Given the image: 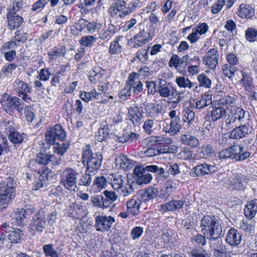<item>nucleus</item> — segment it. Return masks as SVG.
<instances>
[{
  "instance_id": "9",
  "label": "nucleus",
  "mask_w": 257,
  "mask_h": 257,
  "mask_svg": "<svg viewBox=\"0 0 257 257\" xmlns=\"http://www.w3.org/2000/svg\"><path fill=\"white\" fill-rule=\"evenodd\" d=\"M65 138V132L59 124L55 125L45 133V141L50 145H54L57 139L63 141Z\"/></svg>"
},
{
  "instance_id": "52",
  "label": "nucleus",
  "mask_w": 257,
  "mask_h": 257,
  "mask_svg": "<svg viewBox=\"0 0 257 257\" xmlns=\"http://www.w3.org/2000/svg\"><path fill=\"white\" fill-rule=\"evenodd\" d=\"M117 190L119 191L120 195L124 197L127 196L134 192L133 185L130 183L125 184L124 185H122V187Z\"/></svg>"
},
{
  "instance_id": "21",
  "label": "nucleus",
  "mask_w": 257,
  "mask_h": 257,
  "mask_svg": "<svg viewBox=\"0 0 257 257\" xmlns=\"http://www.w3.org/2000/svg\"><path fill=\"white\" fill-rule=\"evenodd\" d=\"M116 166L124 170L132 168L134 165V161L128 159L126 156L120 154L115 159Z\"/></svg>"
},
{
  "instance_id": "40",
  "label": "nucleus",
  "mask_w": 257,
  "mask_h": 257,
  "mask_svg": "<svg viewBox=\"0 0 257 257\" xmlns=\"http://www.w3.org/2000/svg\"><path fill=\"white\" fill-rule=\"evenodd\" d=\"M175 82L181 88H192L194 86H195V88L198 87L196 84L191 82L188 78H186L183 76L177 77Z\"/></svg>"
},
{
  "instance_id": "47",
  "label": "nucleus",
  "mask_w": 257,
  "mask_h": 257,
  "mask_svg": "<svg viewBox=\"0 0 257 257\" xmlns=\"http://www.w3.org/2000/svg\"><path fill=\"white\" fill-rule=\"evenodd\" d=\"M119 39L120 37H117L110 43L109 52L111 55L117 54L121 52L122 47L118 43Z\"/></svg>"
},
{
  "instance_id": "26",
  "label": "nucleus",
  "mask_w": 257,
  "mask_h": 257,
  "mask_svg": "<svg viewBox=\"0 0 257 257\" xmlns=\"http://www.w3.org/2000/svg\"><path fill=\"white\" fill-rule=\"evenodd\" d=\"M226 114V110L222 107L212 108L205 118L210 122L215 121L223 117Z\"/></svg>"
},
{
  "instance_id": "8",
  "label": "nucleus",
  "mask_w": 257,
  "mask_h": 257,
  "mask_svg": "<svg viewBox=\"0 0 257 257\" xmlns=\"http://www.w3.org/2000/svg\"><path fill=\"white\" fill-rule=\"evenodd\" d=\"M46 212L44 209L39 210L37 213L33 216L29 229L30 231L35 232H42L46 225Z\"/></svg>"
},
{
  "instance_id": "27",
  "label": "nucleus",
  "mask_w": 257,
  "mask_h": 257,
  "mask_svg": "<svg viewBox=\"0 0 257 257\" xmlns=\"http://www.w3.org/2000/svg\"><path fill=\"white\" fill-rule=\"evenodd\" d=\"M145 109L147 115L154 119L156 118L162 111V106L155 103L148 104Z\"/></svg>"
},
{
  "instance_id": "45",
  "label": "nucleus",
  "mask_w": 257,
  "mask_h": 257,
  "mask_svg": "<svg viewBox=\"0 0 257 257\" xmlns=\"http://www.w3.org/2000/svg\"><path fill=\"white\" fill-rule=\"evenodd\" d=\"M238 124V122L227 114V116L225 117L221 125L223 129L227 131L235 127Z\"/></svg>"
},
{
  "instance_id": "61",
  "label": "nucleus",
  "mask_w": 257,
  "mask_h": 257,
  "mask_svg": "<svg viewBox=\"0 0 257 257\" xmlns=\"http://www.w3.org/2000/svg\"><path fill=\"white\" fill-rule=\"evenodd\" d=\"M245 38L250 42H254L257 38V30L253 28H249L245 31Z\"/></svg>"
},
{
  "instance_id": "32",
  "label": "nucleus",
  "mask_w": 257,
  "mask_h": 257,
  "mask_svg": "<svg viewBox=\"0 0 257 257\" xmlns=\"http://www.w3.org/2000/svg\"><path fill=\"white\" fill-rule=\"evenodd\" d=\"M116 27L112 24H109L107 27L99 33V37L102 40L109 39L116 32Z\"/></svg>"
},
{
  "instance_id": "49",
  "label": "nucleus",
  "mask_w": 257,
  "mask_h": 257,
  "mask_svg": "<svg viewBox=\"0 0 257 257\" xmlns=\"http://www.w3.org/2000/svg\"><path fill=\"white\" fill-rule=\"evenodd\" d=\"M223 74L228 78L231 79L235 75L237 69L236 67L230 64H224L222 67Z\"/></svg>"
},
{
  "instance_id": "64",
  "label": "nucleus",
  "mask_w": 257,
  "mask_h": 257,
  "mask_svg": "<svg viewBox=\"0 0 257 257\" xmlns=\"http://www.w3.org/2000/svg\"><path fill=\"white\" fill-rule=\"evenodd\" d=\"M225 0H217L211 7V13L213 14H216L219 13L225 5Z\"/></svg>"
},
{
  "instance_id": "4",
  "label": "nucleus",
  "mask_w": 257,
  "mask_h": 257,
  "mask_svg": "<svg viewBox=\"0 0 257 257\" xmlns=\"http://www.w3.org/2000/svg\"><path fill=\"white\" fill-rule=\"evenodd\" d=\"M16 182L12 178L0 184V206L6 208L10 200L15 196Z\"/></svg>"
},
{
  "instance_id": "29",
  "label": "nucleus",
  "mask_w": 257,
  "mask_h": 257,
  "mask_svg": "<svg viewBox=\"0 0 257 257\" xmlns=\"http://www.w3.org/2000/svg\"><path fill=\"white\" fill-rule=\"evenodd\" d=\"M128 116L134 124H137L142 119L143 115L140 111L139 107H134L128 109Z\"/></svg>"
},
{
  "instance_id": "58",
  "label": "nucleus",
  "mask_w": 257,
  "mask_h": 257,
  "mask_svg": "<svg viewBox=\"0 0 257 257\" xmlns=\"http://www.w3.org/2000/svg\"><path fill=\"white\" fill-rule=\"evenodd\" d=\"M111 181L112 187L114 190L120 189L123 182L122 177L120 175L113 176Z\"/></svg>"
},
{
  "instance_id": "30",
  "label": "nucleus",
  "mask_w": 257,
  "mask_h": 257,
  "mask_svg": "<svg viewBox=\"0 0 257 257\" xmlns=\"http://www.w3.org/2000/svg\"><path fill=\"white\" fill-rule=\"evenodd\" d=\"M158 194V190L153 187H148L141 194V201L147 202L156 198Z\"/></svg>"
},
{
  "instance_id": "1",
  "label": "nucleus",
  "mask_w": 257,
  "mask_h": 257,
  "mask_svg": "<svg viewBox=\"0 0 257 257\" xmlns=\"http://www.w3.org/2000/svg\"><path fill=\"white\" fill-rule=\"evenodd\" d=\"M200 226L201 232L206 238L214 239L222 236V224L217 216L204 215L200 221Z\"/></svg>"
},
{
  "instance_id": "41",
  "label": "nucleus",
  "mask_w": 257,
  "mask_h": 257,
  "mask_svg": "<svg viewBox=\"0 0 257 257\" xmlns=\"http://www.w3.org/2000/svg\"><path fill=\"white\" fill-rule=\"evenodd\" d=\"M100 94V93L97 92L95 89H93L89 92H81L80 97L84 101L88 102L93 99L97 98Z\"/></svg>"
},
{
  "instance_id": "25",
  "label": "nucleus",
  "mask_w": 257,
  "mask_h": 257,
  "mask_svg": "<svg viewBox=\"0 0 257 257\" xmlns=\"http://www.w3.org/2000/svg\"><path fill=\"white\" fill-rule=\"evenodd\" d=\"M181 122V120H171L170 123H166L164 126L163 130L171 135H176L182 128Z\"/></svg>"
},
{
  "instance_id": "60",
  "label": "nucleus",
  "mask_w": 257,
  "mask_h": 257,
  "mask_svg": "<svg viewBox=\"0 0 257 257\" xmlns=\"http://www.w3.org/2000/svg\"><path fill=\"white\" fill-rule=\"evenodd\" d=\"M36 159L37 161L42 166H45L49 163V154L46 153L40 152L37 155Z\"/></svg>"
},
{
  "instance_id": "11",
  "label": "nucleus",
  "mask_w": 257,
  "mask_h": 257,
  "mask_svg": "<svg viewBox=\"0 0 257 257\" xmlns=\"http://www.w3.org/2000/svg\"><path fill=\"white\" fill-rule=\"evenodd\" d=\"M95 228L97 231H107L115 222V219L111 216L98 215L95 217Z\"/></svg>"
},
{
  "instance_id": "28",
  "label": "nucleus",
  "mask_w": 257,
  "mask_h": 257,
  "mask_svg": "<svg viewBox=\"0 0 257 257\" xmlns=\"http://www.w3.org/2000/svg\"><path fill=\"white\" fill-rule=\"evenodd\" d=\"M13 86L20 97H21V94L29 93L31 91L30 88L27 84L20 79H16L13 83Z\"/></svg>"
},
{
  "instance_id": "17",
  "label": "nucleus",
  "mask_w": 257,
  "mask_h": 257,
  "mask_svg": "<svg viewBox=\"0 0 257 257\" xmlns=\"http://www.w3.org/2000/svg\"><path fill=\"white\" fill-rule=\"evenodd\" d=\"M126 83L133 89L134 94H138L143 90V83L135 73L130 74Z\"/></svg>"
},
{
  "instance_id": "5",
  "label": "nucleus",
  "mask_w": 257,
  "mask_h": 257,
  "mask_svg": "<svg viewBox=\"0 0 257 257\" xmlns=\"http://www.w3.org/2000/svg\"><path fill=\"white\" fill-rule=\"evenodd\" d=\"M79 173L71 168H66L61 176L60 184L70 191L75 192L78 190L77 179Z\"/></svg>"
},
{
  "instance_id": "46",
  "label": "nucleus",
  "mask_w": 257,
  "mask_h": 257,
  "mask_svg": "<svg viewBox=\"0 0 257 257\" xmlns=\"http://www.w3.org/2000/svg\"><path fill=\"white\" fill-rule=\"evenodd\" d=\"M69 146L67 142L62 143H56L53 147L54 152L60 156H62L66 152Z\"/></svg>"
},
{
  "instance_id": "38",
  "label": "nucleus",
  "mask_w": 257,
  "mask_h": 257,
  "mask_svg": "<svg viewBox=\"0 0 257 257\" xmlns=\"http://www.w3.org/2000/svg\"><path fill=\"white\" fill-rule=\"evenodd\" d=\"M142 4L143 3L141 2L139 0H134L133 2L128 4L127 8L126 11H124L122 13H120L119 17L123 18L129 15L137 9L142 7Z\"/></svg>"
},
{
  "instance_id": "22",
  "label": "nucleus",
  "mask_w": 257,
  "mask_h": 257,
  "mask_svg": "<svg viewBox=\"0 0 257 257\" xmlns=\"http://www.w3.org/2000/svg\"><path fill=\"white\" fill-rule=\"evenodd\" d=\"M184 204L183 201L181 200H173L161 205L160 211L162 212L173 211L183 207Z\"/></svg>"
},
{
  "instance_id": "59",
  "label": "nucleus",
  "mask_w": 257,
  "mask_h": 257,
  "mask_svg": "<svg viewBox=\"0 0 257 257\" xmlns=\"http://www.w3.org/2000/svg\"><path fill=\"white\" fill-rule=\"evenodd\" d=\"M181 158L185 160L191 161L195 159L196 155L189 149H184L180 153Z\"/></svg>"
},
{
  "instance_id": "24",
  "label": "nucleus",
  "mask_w": 257,
  "mask_h": 257,
  "mask_svg": "<svg viewBox=\"0 0 257 257\" xmlns=\"http://www.w3.org/2000/svg\"><path fill=\"white\" fill-rule=\"evenodd\" d=\"M257 213V199L251 200L247 202L244 209V214L246 217L251 219Z\"/></svg>"
},
{
  "instance_id": "51",
  "label": "nucleus",
  "mask_w": 257,
  "mask_h": 257,
  "mask_svg": "<svg viewBox=\"0 0 257 257\" xmlns=\"http://www.w3.org/2000/svg\"><path fill=\"white\" fill-rule=\"evenodd\" d=\"M173 191V187L171 184H166L160 191L159 197L165 200L168 199Z\"/></svg>"
},
{
  "instance_id": "63",
  "label": "nucleus",
  "mask_w": 257,
  "mask_h": 257,
  "mask_svg": "<svg viewBox=\"0 0 257 257\" xmlns=\"http://www.w3.org/2000/svg\"><path fill=\"white\" fill-rule=\"evenodd\" d=\"M166 170L168 174L175 176L180 173V170L178 165L176 163L169 164L166 167Z\"/></svg>"
},
{
  "instance_id": "3",
  "label": "nucleus",
  "mask_w": 257,
  "mask_h": 257,
  "mask_svg": "<svg viewBox=\"0 0 257 257\" xmlns=\"http://www.w3.org/2000/svg\"><path fill=\"white\" fill-rule=\"evenodd\" d=\"M102 159L100 153H93L90 150L86 149L82 153V162L86 166L87 172L94 175L101 165Z\"/></svg>"
},
{
  "instance_id": "10",
  "label": "nucleus",
  "mask_w": 257,
  "mask_h": 257,
  "mask_svg": "<svg viewBox=\"0 0 257 257\" xmlns=\"http://www.w3.org/2000/svg\"><path fill=\"white\" fill-rule=\"evenodd\" d=\"M218 168L215 165L204 163L193 167L190 172L192 177H203L206 175H212L217 172Z\"/></svg>"
},
{
  "instance_id": "19",
  "label": "nucleus",
  "mask_w": 257,
  "mask_h": 257,
  "mask_svg": "<svg viewBox=\"0 0 257 257\" xmlns=\"http://www.w3.org/2000/svg\"><path fill=\"white\" fill-rule=\"evenodd\" d=\"M26 211L24 208L17 209L11 214L12 223L17 226L24 224V221L26 218Z\"/></svg>"
},
{
  "instance_id": "14",
  "label": "nucleus",
  "mask_w": 257,
  "mask_h": 257,
  "mask_svg": "<svg viewBox=\"0 0 257 257\" xmlns=\"http://www.w3.org/2000/svg\"><path fill=\"white\" fill-rule=\"evenodd\" d=\"M7 20L9 29L12 31L18 29L23 23V18L14 12H8Z\"/></svg>"
},
{
  "instance_id": "43",
  "label": "nucleus",
  "mask_w": 257,
  "mask_h": 257,
  "mask_svg": "<svg viewBox=\"0 0 257 257\" xmlns=\"http://www.w3.org/2000/svg\"><path fill=\"white\" fill-rule=\"evenodd\" d=\"M66 50L63 48L54 47L51 51L48 53L50 60H56L59 57L64 56Z\"/></svg>"
},
{
  "instance_id": "62",
  "label": "nucleus",
  "mask_w": 257,
  "mask_h": 257,
  "mask_svg": "<svg viewBox=\"0 0 257 257\" xmlns=\"http://www.w3.org/2000/svg\"><path fill=\"white\" fill-rule=\"evenodd\" d=\"M221 236H218L216 238L212 239L211 238H207L209 240V246L211 249L215 251L221 246L223 245V242L221 240H218Z\"/></svg>"
},
{
  "instance_id": "12",
  "label": "nucleus",
  "mask_w": 257,
  "mask_h": 257,
  "mask_svg": "<svg viewBox=\"0 0 257 257\" xmlns=\"http://www.w3.org/2000/svg\"><path fill=\"white\" fill-rule=\"evenodd\" d=\"M53 172L50 169H46L42 172L41 175H39L37 180L33 183V190H38L40 189L46 187L52 180Z\"/></svg>"
},
{
  "instance_id": "53",
  "label": "nucleus",
  "mask_w": 257,
  "mask_h": 257,
  "mask_svg": "<svg viewBox=\"0 0 257 257\" xmlns=\"http://www.w3.org/2000/svg\"><path fill=\"white\" fill-rule=\"evenodd\" d=\"M97 38L93 36H83L79 40L80 44L85 47H91L96 41Z\"/></svg>"
},
{
  "instance_id": "34",
  "label": "nucleus",
  "mask_w": 257,
  "mask_h": 257,
  "mask_svg": "<svg viewBox=\"0 0 257 257\" xmlns=\"http://www.w3.org/2000/svg\"><path fill=\"white\" fill-rule=\"evenodd\" d=\"M237 15L242 18H251L254 15V9L249 5L241 4L239 6Z\"/></svg>"
},
{
  "instance_id": "36",
  "label": "nucleus",
  "mask_w": 257,
  "mask_h": 257,
  "mask_svg": "<svg viewBox=\"0 0 257 257\" xmlns=\"http://www.w3.org/2000/svg\"><path fill=\"white\" fill-rule=\"evenodd\" d=\"M182 143L185 145L189 146L191 148L197 147L199 142L197 138L189 134H183L181 136Z\"/></svg>"
},
{
  "instance_id": "7",
  "label": "nucleus",
  "mask_w": 257,
  "mask_h": 257,
  "mask_svg": "<svg viewBox=\"0 0 257 257\" xmlns=\"http://www.w3.org/2000/svg\"><path fill=\"white\" fill-rule=\"evenodd\" d=\"M249 179L243 175H235L228 179L222 180L223 186L228 189L238 191H244L246 187Z\"/></svg>"
},
{
  "instance_id": "50",
  "label": "nucleus",
  "mask_w": 257,
  "mask_h": 257,
  "mask_svg": "<svg viewBox=\"0 0 257 257\" xmlns=\"http://www.w3.org/2000/svg\"><path fill=\"white\" fill-rule=\"evenodd\" d=\"M43 250L46 256L58 257L57 252L54 248L53 244H47L43 246Z\"/></svg>"
},
{
  "instance_id": "23",
  "label": "nucleus",
  "mask_w": 257,
  "mask_h": 257,
  "mask_svg": "<svg viewBox=\"0 0 257 257\" xmlns=\"http://www.w3.org/2000/svg\"><path fill=\"white\" fill-rule=\"evenodd\" d=\"M141 200L133 198L128 200L126 203L127 212L132 216H136L140 213V207Z\"/></svg>"
},
{
  "instance_id": "57",
  "label": "nucleus",
  "mask_w": 257,
  "mask_h": 257,
  "mask_svg": "<svg viewBox=\"0 0 257 257\" xmlns=\"http://www.w3.org/2000/svg\"><path fill=\"white\" fill-rule=\"evenodd\" d=\"M27 36L28 34L20 30H17L15 33V36L12 38L20 45V42L24 43L27 41Z\"/></svg>"
},
{
  "instance_id": "20",
  "label": "nucleus",
  "mask_w": 257,
  "mask_h": 257,
  "mask_svg": "<svg viewBox=\"0 0 257 257\" xmlns=\"http://www.w3.org/2000/svg\"><path fill=\"white\" fill-rule=\"evenodd\" d=\"M134 39L135 40L134 47L138 48L147 43L151 39V35L148 32L143 29L134 36Z\"/></svg>"
},
{
  "instance_id": "48",
  "label": "nucleus",
  "mask_w": 257,
  "mask_h": 257,
  "mask_svg": "<svg viewBox=\"0 0 257 257\" xmlns=\"http://www.w3.org/2000/svg\"><path fill=\"white\" fill-rule=\"evenodd\" d=\"M183 120L188 123L192 124L195 121V113L190 108H187L183 110Z\"/></svg>"
},
{
  "instance_id": "31",
  "label": "nucleus",
  "mask_w": 257,
  "mask_h": 257,
  "mask_svg": "<svg viewBox=\"0 0 257 257\" xmlns=\"http://www.w3.org/2000/svg\"><path fill=\"white\" fill-rule=\"evenodd\" d=\"M107 185V181L106 178L104 176L96 177L93 181V184L91 187V191L93 193H97L103 188L106 187Z\"/></svg>"
},
{
  "instance_id": "35",
  "label": "nucleus",
  "mask_w": 257,
  "mask_h": 257,
  "mask_svg": "<svg viewBox=\"0 0 257 257\" xmlns=\"http://www.w3.org/2000/svg\"><path fill=\"white\" fill-rule=\"evenodd\" d=\"M245 111L239 107L231 106L229 109V112L228 114L232 117L233 119L238 122H240L244 117Z\"/></svg>"
},
{
  "instance_id": "15",
  "label": "nucleus",
  "mask_w": 257,
  "mask_h": 257,
  "mask_svg": "<svg viewBox=\"0 0 257 257\" xmlns=\"http://www.w3.org/2000/svg\"><path fill=\"white\" fill-rule=\"evenodd\" d=\"M249 125L248 123L235 126L230 133L229 138L231 139L239 140L249 134Z\"/></svg>"
},
{
  "instance_id": "55",
  "label": "nucleus",
  "mask_w": 257,
  "mask_h": 257,
  "mask_svg": "<svg viewBox=\"0 0 257 257\" xmlns=\"http://www.w3.org/2000/svg\"><path fill=\"white\" fill-rule=\"evenodd\" d=\"M9 139L13 144H19L22 143L23 142L24 140V136L21 134L15 131L9 134Z\"/></svg>"
},
{
  "instance_id": "44",
  "label": "nucleus",
  "mask_w": 257,
  "mask_h": 257,
  "mask_svg": "<svg viewBox=\"0 0 257 257\" xmlns=\"http://www.w3.org/2000/svg\"><path fill=\"white\" fill-rule=\"evenodd\" d=\"M91 172H86L85 173L82 174L81 176H79L80 178L78 181V184L80 186H83L88 187L90 186L92 183V174H90Z\"/></svg>"
},
{
  "instance_id": "56",
  "label": "nucleus",
  "mask_w": 257,
  "mask_h": 257,
  "mask_svg": "<svg viewBox=\"0 0 257 257\" xmlns=\"http://www.w3.org/2000/svg\"><path fill=\"white\" fill-rule=\"evenodd\" d=\"M85 26L88 32L90 34H93L100 30L102 28V25L96 22H92L85 25Z\"/></svg>"
},
{
  "instance_id": "42",
  "label": "nucleus",
  "mask_w": 257,
  "mask_h": 257,
  "mask_svg": "<svg viewBox=\"0 0 257 257\" xmlns=\"http://www.w3.org/2000/svg\"><path fill=\"white\" fill-rule=\"evenodd\" d=\"M28 166L31 170L37 172L39 175H41L44 170L49 169L45 166H42L36 158L30 161Z\"/></svg>"
},
{
  "instance_id": "18",
  "label": "nucleus",
  "mask_w": 257,
  "mask_h": 257,
  "mask_svg": "<svg viewBox=\"0 0 257 257\" xmlns=\"http://www.w3.org/2000/svg\"><path fill=\"white\" fill-rule=\"evenodd\" d=\"M241 149L240 146L233 145L222 150L219 154V157L220 159L231 158L236 160V156L239 153Z\"/></svg>"
},
{
  "instance_id": "33",
  "label": "nucleus",
  "mask_w": 257,
  "mask_h": 257,
  "mask_svg": "<svg viewBox=\"0 0 257 257\" xmlns=\"http://www.w3.org/2000/svg\"><path fill=\"white\" fill-rule=\"evenodd\" d=\"M159 83L158 92L160 95L163 97H169L173 89L170 83H167L164 79H160Z\"/></svg>"
},
{
  "instance_id": "13",
  "label": "nucleus",
  "mask_w": 257,
  "mask_h": 257,
  "mask_svg": "<svg viewBox=\"0 0 257 257\" xmlns=\"http://www.w3.org/2000/svg\"><path fill=\"white\" fill-rule=\"evenodd\" d=\"M219 54L215 49L208 51L203 58V63L211 69H214L218 64Z\"/></svg>"
},
{
  "instance_id": "54",
  "label": "nucleus",
  "mask_w": 257,
  "mask_h": 257,
  "mask_svg": "<svg viewBox=\"0 0 257 257\" xmlns=\"http://www.w3.org/2000/svg\"><path fill=\"white\" fill-rule=\"evenodd\" d=\"M197 79L199 82V86L205 88L210 87L211 81L206 75L202 73L198 76Z\"/></svg>"
},
{
  "instance_id": "6",
  "label": "nucleus",
  "mask_w": 257,
  "mask_h": 257,
  "mask_svg": "<svg viewBox=\"0 0 257 257\" xmlns=\"http://www.w3.org/2000/svg\"><path fill=\"white\" fill-rule=\"evenodd\" d=\"M1 103L4 109L7 112H11L14 109L21 112L25 107V104L21 98L11 96L6 93L3 95Z\"/></svg>"
},
{
  "instance_id": "2",
  "label": "nucleus",
  "mask_w": 257,
  "mask_h": 257,
  "mask_svg": "<svg viewBox=\"0 0 257 257\" xmlns=\"http://www.w3.org/2000/svg\"><path fill=\"white\" fill-rule=\"evenodd\" d=\"M149 172L156 173L162 175L165 169L156 165H149L146 167L136 166L134 170V174L136 178V182L139 185L149 183L152 180V176Z\"/></svg>"
},
{
  "instance_id": "37",
  "label": "nucleus",
  "mask_w": 257,
  "mask_h": 257,
  "mask_svg": "<svg viewBox=\"0 0 257 257\" xmlns=\"http://www.w3.org/2000/svg\"><path fill=\"white\" fill-rule=\"evenodd\" d=\"M8 238L12 243H17L20 242L24 234L21 230L18 228H12L9 230Z\"/></svg>"
},
{
  "instance_id": "39",
  "label": "nucleus",
  "mask_w": 257,
  "mask_h": 257,
  "mask_svg": "<svg viewBox=\"0 0 257 257\" xmlns=\"http://www.w3.org/2000/svg\"><path fill=\"white\" fill-rule=\"evenodd\" d=\"M242 78L241 81L243 83V86L245 90L250 92L253 87L252 78L249 74L245 71H241Z\"/></svg>"
},
{
  "instance_id": "16",
  "label": "nucleus",
  "mask_w": 257,
  "mask_h": 257,
  "mask_svg": "<svg viewBox=\"0 0 257 257\" xmlns=\"http://www.w3.org/2000/svg\"><path fill=\"white\" fill-rule=\"evenodd\" d=\"M241 240V235L237 230L233 228L229 229L225 239L229 245L232 247L237 246L240 244Z\"/></svg>"
}]
</instances>
